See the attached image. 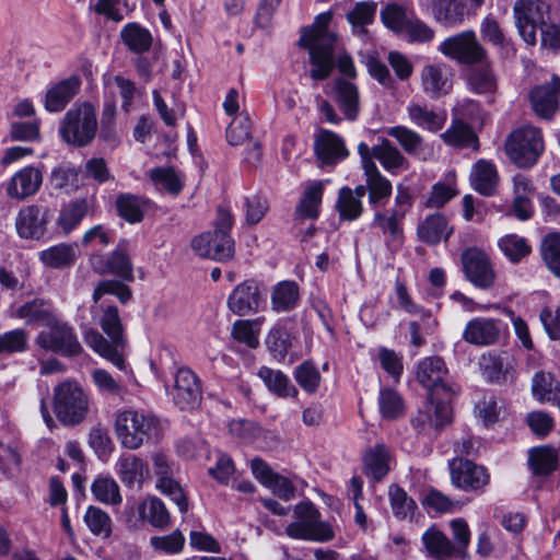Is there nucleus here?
<instances>
[{"mask_svg": "<svg viewBox=\"0 0 560 560\" xmlns=\"http://www.w3.org/2000/svg\"><path fill=\"white\" fill-rule=\"evenodd\" d=\"M36 345L40 350H83L73 327L56 316L37 335Z\"/></svg>", "mask_w": 560, "mask_h": 560, "instance_id": "dca6fc26", "label": "nucleus"}, {"mask_svg": "<svg viewBox=\"0 0 560 560\" xmlns=\"http://www.w3.org/2000/svg\"><path fill=\"white\" fill-rule=\"evenodd\" d=\"M300 339V327L292 317H281L265 337L267 350H292Z\"/></svg>", "mask_w": 560, "mask_h": 560, "instance_id": "393cba45", "label": "nucleus"}, {"mask_svg": "<svg viewBox=\"0 0 560 560\" xmlns=\"http://www.w3.org/2000/svg\"><path fill=\"white\" fill-rule=\"evenodd\" d=\"M252 121L248 116L234 118L226 128V141L233 147L243 144L250 136Z\"/></svg>", "mask_w": 560, "mask_h": 560, "instance_id": "774afa93", "label": "nucleus"}, {"mask_svg": "<svg viewBox=\"0 0 560 560\" xmlns=\"http://www.w3.org/2000/svg\"><path fill=\"white\" fill-rule=\"evenodd\" d=\"M324 189L322 180H315L304 189L294 210L296 220H318L320 217Z\"/></svg>", "mask_w": 560, "mask_h": 560, "instance_id": "f704fd0d", "label": "nucleus"}, {"mask_svg": "<svg viewBox=\"0 0 560 560\" xmlns=\"http://www.w3.org/2000/svg\"><path fill=\"white\" fill-rule=\"evenodd\" d=\"M139 514L143 521H147L156 528L168 526L171 517L164 503L158 498H149L139 505Z\"/></svg>", "mask_w": 560, "mask_h": 560, "instance_id": "864d4df0", "label": "nucleus"}, {"mask_svg": "<svg viewBox=\"0 0 560 560\" xmlns=\"http://www.w3.org/2000/svg\"><path fill=\"white\" fill-rule=\"evenodd\" d=\"M243 207L246 224L254 226L265 218L269 210V201L264 194L257 192L250 196H245L243 198Z\"/></svg>", "mask_w": 560, "mask_h": 560, "instance_id": "680f3d73", "label": "nucleus"}, {"mask_svg": "<svg viewBox=\"0 0 560 560\" xmlns=\"http://www.w3.org/2000/svg\"><path fill=\"white\" fill-rule=\"evenodd\" d=\"M120 279L101 280L93 290L92 299L96 303L102 296L109 294L118 299L121 304L128 303L132 299V290Z\"/></svg>", "mask_w": 560, "mask_h": 560, "instance_id": "6e6d98bb", "label": "nucleus"}, {"mask_svg": "<svg viewBox=\"0 0 560 560\" xmlns=\"http://www.w3.org/2000/svg\"><path fill=\"white\" fill-rule=\"evenodd\" d=\"M480 33L482 39L493 46L506 51L509 48L513 49L511 39L506 38L499 22L492 14H488L482 19Z\"/></svg>", "mask_w": 560, "mask_h": 560, "instance_id": "4d7b16f0", "label": "nucleus"}, {"mask_svg": "<svg viewBox=\"0 0 560 560\" xmlns=\"http://www.w3.org/2000/svg\"><path fill=\"white\" fill-rule=\"evenodd\" d=\"M301 302V289L294 280H281L271 288V310L278 314L294 311Z\"/></svg>", "mask_w": 560, "mask_h": 560, "instance_id": "7c9ffc66", "label": "nucleus"}, {"mask_svg": "<svg viewBox=\"0 0 560 560\" xmlns=\"http://www.w3.org/2000/svg\"><path fill=\"white\" fill-rule=\"evenodd\" d=\"M90 210L89 200L85 197L71 199L65 203L57 218V225L65 234H70L75 230Z\"/></svg>", "mask_w": 560, "mask_h": 560, "instance_id": "58836bf2", "label": "nucleus"}, {"mask_svg": "<svg viewBox=\"0 0 560 560\" xmlns=\"http://www.w3.org/2000/svg\"><path fill=\"white\" fill-rule=\"evenodd\" d=\"M452 483L463 491L482 490L490 481V475L483 466L469 459L454 458L450 463Z\"/></svg>", "mask_w": 560, "mask_h": 560, "instance_id": "a211bd4d", "label": "nucleus"}, {"mask_svg": "<svg viewBox=\"0 0 560 560\" xmlns=\"http://www.w3.org/2000/svg\"><path fill=\"white\" fill-rule=\"evenodd\" d=\"M15 316L21 319H26L28 324L42 323L44 326L55 317L49 308V303L38 298L20 305L15 311Z\"/></svg>", "mask_w": 560, "mask_h": 560, "instance_id": "09e8293b", "label": "nucleus"}, {"mask_svg": "<svg viewBox=\"0 0 560 560\" xmlns=\"http://www.w3.org/2000/svg\"><path fill=\"white\" fill-rule=\"evenodd\" d=\"M439 50L444 56L468 66L481 63L487 57V51L477 40L474 31H464L445 38Z\"/></svg>", "mask_w": 560, "mask_h": 560, "instance_id": "ddd939ff", "label": "nucleus"}, {"mask_svg": "<svg viewBox=\"0 0 560 560\" xmlns=\"http://www.w3.org/2000/svg\"><path fill=\"white\" fill-rule=\"evenodd\" d=\"M265 320V316H258L255 318L240 317L232 324V339L249 349L258 348L259 335Z\"/></svg>", "mask_w": 560, "mask_h": 560, "instance_id": "c9c22d12", "label": "nucleus"}, {"mask_svg": "<svg viewBox=\"0 0 560 560\" xmlns=\"http://www.w3.org/2000/svg\"><path fill=\"white\" fill-rule=\"evenodd\" d=\"M150 202L147 197L120 192L116 196L114 206L119 218L129 224H137L143 221Z\"/></svg>", "mask_w": 560, "mask_h": 560, "instance_id": "72a5a7b5", "label": "nucleus"}, {"mask_svg": "<svg viewBox=\"0 0 560 560\" xmlns=\"http://www.w3.org/2000/svg\"><path fill=\"white\" fill-rule=\"evenodd\" d=\"M433 19L443 26H456L463 23L466 4L463 0H430Z\"/></svg>", "mask_w": 560, "mask_h": 560, "instance_id": "e433bc0d", "label": "nucleus"}, {"mask_svg": "<svg viewBox=\"0 0 560 560\" xmlns=\"http://www.w3.org/2000/svg\"><path fill=\"white\" fill-rule=\"evenodd\" d=\"M528 463L536 476H548L557 469L558 455L550 446L534 447L529 451Z\"/></svg>", "mask_w": 560, "mask_h": 560, "instance_id": "de8ad7c7", "label": "nucleus"}, {"mask_svg": "<svg viewBox=\"0 0 560 560\" xmlns=\"http://www.w3.org/2000/svg\"><path fill=\"white\" fill-rule=\"evenodd\" d=\"M539 252L548 271L560 278V232L547 233L541 240Z\"/></svg>", "mask_w": 560, "mask_h": 560, "instance_id": "49530a36", "label": "nucleus"}, {"mask_svg": "<svg viewBox=\"0 0 560 560\" xmlns=\"http://www.w3.org/2000/svg\"><path fill=\"white\" fill-rule=\"evenodd\" d=\"M258 376L264 381L267 388L279 397H295L298 389L291 383L289 377L279 370H272L262 366L258 371Z\"/></svg>", "mask_w": 560, "mask_h": 560, "instance_id": "a18cd8bd", "label": "nucleus"}, {"mask_svg": "<svg viewBox=\"0 0 560 560\" xmlns=\"http://www.w3.org/2000/svg\"><path fill=\"white\" fill-rule=\"evenodd\" d=\"M50 184L57 190L78 188L79 171L74 166L66 164L55 166L50 173Z\"/></svg>", "mask_w": 560, "mask_h": 560, "instance_id": "338daca9", "label": "nucleus"}, {"mask_svg": "<svg viewBox=\"0 0 560 560\" xmlns=\"http://www.w3.org/2000/svg\"><path fill=\"white\" fill-rule=\"evenodd\" d=\"M43 184V172L34 166L26 165L10 178L7 185V195L16 200H24L34 196Z\"/></svg>", "mask_w": 560, "mask_h": 560, "instance_id": "5701e85b", "label": "nucleus"}, {"mask_svg": "<svg viewBox=\"0 0 560 560\" xmlns=\"http://www.w3.org/2000/svg\"><path fill=\"white\" fill-rule=\"evenodd\" d=\"M504 150L515 166L532 168L545 150L541 129L532 125L517 127L509 133Z\"/></svg>", "mask_w": 560, "mask_h": 560, "instance_id": "39448f33", "label": "nucleus"}, {"mask_svg": "<svg viewBox=\"0 0 560 560\" xmlns=\"http://www.w3.org/2000/svg\"><path fill=\"white\" fill-rule=\"evenodd\" d=\"M115 433L125 448L135 451L158 439L160 422L149 412L135 409L120 410L115 417Z\"/></svg>", "mask_w": 560, "mask_h": 560, "instance_id": "7ed1b4c3", "label": "nucleus"}, {"mask_svg": "<svg viewBox=\"0 0 560 560\" xmlns=\"http://www.w3.org/2000/svg\"><path fill=\"white\" fill-rule=\"evenodd\" d=\"M368 154L371 160L376 159L390 175H397L400 168L407 170L409 166L408 160L387 138H382L381 142L372 148L368 145Z\"/></svg>", "mask_w": 560, "mask_h": 560, "instance_id": "2f4dec72", "label": "nucleus"}, {"mask_svg": "<svg viewBox=\"0 0 560 560\" xmlns=\"http://www.w3.org/2000/svg\"><path fill=\"white\" fill-rule=\"evenodd\" d=\"M454 229L448 226L447 218L442 212L428 214L417 226V236L420 242L435 246L442 241H448Z\"/></svg>", "mask_w": 560, "mask_h": 560, "instance_id": "c85d7f7f", "label": "nucleus"}, {"mask_svg": "<svg viewBox=\"0 0 560 560\" xmlns=\"http://www.w3.org/2000/svg\"><path fill=\"white\" fill-rule=\"evenodd\" d=\"M119 38L129 52L139 56L150 51L153 46L151 31L139 22L126 23L119 32Z\"/></svg>", "mask_w": 560, "mask_h": 560, "instance_id": "473e14b6", "label": "nucleus"}, {"mask_svg": "<svg viewBox=\"0 0 560 560\" xmlns=\"http://www.w3.org/2000/svg\"><path fill=\"white\" fill-rule=\"evenodd\" d=\"M91 491L102 503L115 505L121 502L119 486L112 477H97L91 486Z\"/></svg>", "mask_w": 560, "mask_h": 560, "instance_id": "052dcab7", "label": "nucleus"}, {"mask_svg": "<svg viewBox=\"0 0 560 560\" xmlns=\"http://www.w3.org/2000/svg\"><path fill=\"white\" fill-rule=\"evenodd\" d=\"M335 209L341 222L357 221L364 212L362 200L352 196L351 187L349 186L339 188Z\"/></svg>", "mask_w": 560, "mask_h": 560, "instance_id": "79ce46f5", "label": "nucleus"}, {"mask_svg": "<svg viewBox=\"0 0 560 560\" xmlns=\"http://www.w3.org/2000/svg\"><path fill=\"white\" fill-rule=\"evenodd\" d=\"M96 132V108L89 101L73 104L65 114L59 127L62 141L75 148L89 145Z\"/></svg>", "mask_w": 560, "mask_h": 560, "instance_id": "20e7f679", "label": "nucleus"}, {"mask_svg": "<svg viewBox=\"0 0 560 560\" xmlns=\"http://www.w3.org/2000/svg\"><path fill=\"white\" fill-rule=\"evenodd\" d=\"M334 12L327 10L317 14L312 25L302 27L299 46L308 51L312 69L310 75L315 81L329 78L335 68V45L337 34L329 31Z\"/></svg>", "mask_w": 560, "mask_h": 560, "instance_id": "f257e3e1", "label": "nucleus"}, {"mask_svg": "<svg viewBox=\"0 0 560 560\" xmlns=\"http://www.w3.org/2000/svg\"><path fill=\"white\" fill-rule=\"evenodd\" d=\"M234 222L231 210L219 207L213 230L192 237L191 248L195 254L221 264L231 261L235 256V241L231 235Z\"/></svg>", "mask_w": 560, "mask_h": 560, "instance_id": "f03ea898", "label": "nucleus"}, {"mask_svg": "<svg viewBox=\"0 0 560 560\" xmlns=\"http://www.w3.org/2000/svg\"><path fill=\"white\" fill-rule=\"evenodd\" d=\"M129 246V240L120 238L110 253L93 256L91 258L93 270L98 275H113L122 281L133 282V265Z\"/></svg>", "mask_w": 560, "mask_h": 560, "instance_id": "9b49d317", "label": "nucleus"}, {"mask_svg": "<svg viewBox=\"0 0 560 560\" xmlns=\"http://www.w3.org/2000/svg\"><path fill=\"white\" fill-rule=\"evenodd\" d=\"M54 410L62 424H79L89 411L88 395L77 382L66 381L54 389Z\"/></svg>", "mask_w": 560, "mask_h": 560, "instance_id": "0eeeda50", "label": "nucleus"}, {"mask_svg": "<svg viewBox=\"0 0 560 560\" xmlns=\"http://www.w3.org/2000/svg\"><path fill=\"white\" fill-rule=\"evenodd\" d=\"M149 176L154 185H161L170 195L178 196L184 189V180L173 166H156Z\"/></svg>", "mask_w": 560, "mask_h": 560, "instance_id": "5fc2aeb1", "label": "nucleus"}, {"mask_svg": "<svg viewBox=\"0 0 560 560\" xmlns=\"http://www.w3.org/2000/svg\"><path fill=\"white\" fill-rule=\"evenodd\" d=\"M174 404L182 410L197 408L202 399L199 377L188 368H179L175 374L172 392Z\"/></svg>", "mask_w": 560, "mask_h": 560, "instance_id": "6ab92c4d", "label": "nucleus"}, {"mask_svg": "<svg viewBox=\"0 0 560 560\" xmlns=\"http://www.w3.org/2000/svg\"><path fill=\"white\" fill-rule=\"evenodd\" d=\"M409 116L417 126L432 132L442 129L446 120L445 115H439L434 110L420 105L409 107Z\"/></svg>", "mask_w": 560, "mask_h": 560, "instance_id": "e2e57ef3", "label": "nucleus"}, {"mask_svg": "<svg viewBox=\"0 0 560 560\" xmlns=\"http://www.w3.org/2000/svg\"><path fill=\"white\" fill-rule=\"evenodd\" d=\"M388 497L393 513L397 518L406 520L413 516L417 504L401 487L392 485L388 489Z\"/></svg>", "mask_w": 560, "mask_h": 560, "instance_id": "13d9d810", "label": "nucleus"}, {"mask_svg": "<svg viewBox=\"0 0 560 560\" xmlns=\"http://www.w3.org/2000/svg\"><path fill=\"white\" fill-rule=\"evenodd\" d=\"M154 472L158 477L156 487L168 495L178 506L182 513L188 510V501L179 483L175 480L176 466L164 453L152 455Z\"/></svg>", "mask_w": 560, "mask_h": 560, "instance_id": "f3484780", "label": "nucleus"}, {"mask_svg": "<svg viewBox=\"0 0 560 560\" xmlns=\"http://www.w3.org/2000/svg\"><path fill=\"white\" fill-rule=\"evenodd\" d=\"M467 84L476 94L493 93L497 90V80L491 66L483 61L472 66L467 72Z\"/></svg>", "mask_w": 560, "mask_h": 560, "instance_id": "37998d69", "label": "nucleus"}, {"mask_svg": "<svg viewBox=\"0 0 560 560\" xmlns=\"http://www.w3.org/2000/svg\"><path fill=\"white\" fill-rule=\"evenodd\" d=\"M559 389L560 383L550 373L538 372L534 375L532 390L539 401H550Z\"/></svg>", "mask_w": 560, "mask_h": 560, "instance_id": "69168bd1", "label": "nucleus"}, {"mask_svg": "<svg viewBox=\"0 0 560 560\" xmlns=\"http://www.w3.org/2000/svg\"><path fill=\"white\" fill-rule=\"evenodd\" d=\"M116 474L127 488L140 489L149 478L150 469L141 457L131 453H125L117 459Z\"/></svg>", "mask_w": 560, "mask_h": 560, "instance_id": "cd10ccee", "label": "nucleus"}, {"mask_svg": "<svg viewBox=\"0 0 560 560\" xmlns=\"http://www.w3.org/2000/svg\"><path fill=\"white\" fill-rule=\"evenodd\" d=\"M422 85L424 93L433 100L450 92L452 82L445 74V69L439 65H430L422 70Z\"/></svg>", "mask_w": 560, "mask_h": 560, "instance_id": "a19ab883", "label": "nucleus"}, {"mask_svg": "<svg viewBox=\"0 0 560 560\" xmlns=\"http://www.w3.org/2000/svg\"><path fill=\"white\" fill-rule=\"evenodd\" d=\"M428 555L436 560L456 558L452 540L439 528L431 526L422 535Z\"/></svg>", "mask_w": 560, "mask_h": 560, "instance_id": "ea45409f", "label": "nucleus"}, {"mask_svg": "<svg viewBox=\"0 0 560 560\" xmlns=\"http://www.w3.org/2000/svg\"><path fill=\"white\" fill-rule=\"evenodd\" d=\"M503 255L512 262L518 264L532 253L527 238L517 234H506L498 241Z\"/></svg>", "mask_w": 560, "mask_h": 560, "instance_id": "3c124183", "label": "nucleus"}, {"mask_svg": "<svg viewBox=\"0 0 560 560\" xmlns=\"http://www.w3.org/2000/svg\"><path fill=\"white\" fill-rule=\"evenodd\" d=\"M294 516L296 521L285 528L289 537L311 541H328L334 537L331 527L320 520V513L312 502L296 504Z\"/></svg>", "mask_w": 560, "mask_h": 560, "instance_id": "6e6552de", "label": "nucleus"}, {"mask_svg": "<svg viewBox=\"0 0 560 560\" xmlns=\"http://www.w3.org/2000/svg\"><path fill=\"white\" fill-rule=\"evenodd\" d=\"M550 7L544 0H516L513 5L515 26L523 40L530 46L537 43V31L545 26Z\"/></svg>", "mask_w": 560, "mask_h": 560, "instance_id": "1a4fd4ad", "label": "nucleus"}, {"mask_svg": "<svg viewBox=\"0 0 560 560\" xmlns=\"http://www.w3.org/2000/svg\"><path fill=\"white\" fill-rule=\"evenodd\" d=\"M84 523L92 534L108 537L112 533V518L97 506H89L83 516Z\"/></svg>", "mask_w": 560, "mask_h": 560, "instance_id": "0e129e2a", "label": "nucleus"}, {"mask_svg": "<svg viewBox=\"0 0 560 560\" xmlns=\"http://www.w3.org/2000/svg\"><path fill=\"white\" fill-rule=\"evenodd\" d=\"M362 459L364 474L374 481H381L389 471L390 455L384 444L369 447Z\"/></svg>", "mask_w": 560, "mask_h": 560, "instance_id": "4c0bfd02", "label": "nucleus"}, {"mask_svg": "<svg viewBox=\"0 0 560 560\" xmlns=\"http://www.w3.org/2000/svg\"><path fill=\"white\" fill-rule=\"evenodd\" d=\"M314 153L324 166H335L349 155L343 139L328 129H320L315 138Z\"/></svg>", "mask_w": 560, "mask_h": 560, "instance_id": "aec40b11", "label": "nucleus"}, {"mask_svg": "<svg viewBox=\"0 0 560 560\" xmlns=\"http://www.w3.org/2000/svg\"><path fill=\"white\" fill-rule=\"evenodd\" d=\"M410 20L411 15H409L405 7L399 3L389 2L381 10V21L383 25L395 34L405 33Z\"/></svg>", "mask_w": 560, "mask_h": 560, "instance_id": "603ef678", "label": "nucleus"}, {"mask_svg": "<svg viewBox=\"0 0 560 560\" xmlns=\"http://www.w3.org/2000/svg\"><path fill=\"white\" fill-rule=\"evenodd\" d=\"M446 145L457 150H480V141L477 132L470 124L462 118H453L448 128L441 135Z\"/></svg>", "mask_w": 560, "mask_h": 560, "instance_id": "c756f323", "label": "nucleus"}, {"mask_svg": "<svg viewBox=\"0 0 560 560\" xmlns=\"http://www.w3.org/2000/svg\"><path fill=\"white\" fill-rule=\"evenodd\" d=\"M505 328L500 319L476 317L466 324L463 338L475 346H491L499 341Z\"/></svg>", "mask_w": 560, "mask_h": 560, "instance_id": "4be33fe9", "label": "nucleus"}, {"mask_svg": "<svg viewBox=\"0 0 560 560\" xmlns=\"http://www.w3.org/2000/svg\"><path fill=\"white\" fill-rule=\"evenodd\" d=\"M39 260L51 269L70 267L75 261V252L72 245L59 243L39 252Z\"/></svg>", "mask_w": 560, "mask_h": 560, "instance_id": "c03bdc74", "label": "nucleus"}, {"mask_svg": "<svg viewBox=\"0 0 560 560\" xmlns=\"http://www.w3.org/2000/svg\"><path fill=\"white\" fill-rule=\"evenodd\" d=\"M448 370L444 360L439 355H430L420 361L416 368L417 381L429 390L430 399L434 400V395L440 392L445 393V397L452 398L454 392L446 384Z\"/></svg>", "mask_w": 560, "mask_h": 560, "instance_id": "4468645a", "label": "nucleus"}, {"mask_svg": "<svg viewBox=\"0 0 560 560\" xmlns=\"http://www.w3.org/2000/svg\"><path fill=\"white\" fill-rule=\"evenodd\" d=\"M462 271L467 281L480 290L491 289L497 273L489 255L481 248L470 246L460 254Z\"/></svg>", "mask_w": 560, "mask_h": 560, "instance_id": "9d476101", "label": "nucleus"}, {"mask_svg": "<svg viewBox=\"0 0 560 560\" xmlns=\"http://www.w3.org/2000/svg\"><path fill=\"white\" fill-rule=\"evenodd\" d=\"M81 84V79L75 74L52 84L45 94V109L48 113L62 112L79 93Z\"/></svg>", "mask_w": 560, "mask_h": 560, "instance_id": "a878e982", "label": "nucleus"}, {"mask_svg": "<svg viewBox=\"0 0 560 560\" xmlns=\"http://www.w3.org/2000/svg\"><path fill=\"white\" fill-rule=\"evenodd\" d=\"M560 78L553 77L552 83L535 85L529 92V102L534 113L551 120L559 108Z\"/></svg>", "mask_w": 560, "mask_h": 560, "instance_id": "412c9836", "label": "nucleus"}, {"mask_svg": "<svg viewBox=\"0 0 560 560\" xmlns=\"http://www.w3.org/2000/svg\"><path fill=\"white\" fill-rule=\"evenodd\" d=\"M406 215L399 210H389L388 215L384 212L375 211L372 225H376L384 234H388L392 240H397L402 235V221Z\"/></svg>", "mask_w": 560, "mask_h": 560, "instance_id": "bf43d9fd", "label": "nucleus"}, {"mask_svg": "<svg viewBox=\"0 0 560 560\" xmlns=\"http://www.w3.org/2000/svg\"><path fill=\"white\" fill-rule=\"evenodd\" d=\"M101 327L110 340V345L117 348H124L126 339L124 337V328L119 317V311L116 305H108L101 318Z\"/></svg>", "mask_w": 560, "mask_h": 560, "instance_id": "8fccbe9b", "label": "nucleus"}, {"mask_svg": "<svg viewBox=\"0 0 560 560\" xmlns=\"http://www.w3.org/2000/svg\"><path fill=\"white\" fill-rule=\"evenodd\" d=\"M52 211L47 207L30 205L19 210L15 219L16 233L21 238L39 241L48 233Z\"/></svg>", "mask_w": 560, "mask_h": 560, "instance_id": "2eb2a0df", "label": "nucleus"}, {"mask_svg": "<svg viewBox=\"0 0 560 560\" xmlns=\"http://www.w3.org/2000/svg\"><path fill=\"white\" fill-rule=\"evenodd\" d=\"M471 188L481 196L492 197L498 191L500 176L497 165L491 160H477L470 171Z\"/></svg>", "mask_w": 560, "mask_h": 560, "instance_id": "bb28decb", "label": "nucleus"}, {"mask_svg": "<svg viewBox=\"0 0 560 560\" xmlns=\"http://www.w3.org/2000/svg\"><path fill=\"white\" fill-rule=\"evenodd\" d=\"M331 94L345 119L355 121L360 114V92L357 84L343 77H337L332 81Z\"/></svg>", "mask_w": 560, "mask_h": 560, "instance_id": "b1692460", "label": "nucleus"}, {"mask_svg": "<svg viewBox=\"0 0 560 560\" xmlns=\"http://www.w3.org/2000/svg\"><path fill=\"white\" fill-rule=\"evenodd\" d=\"M267 293L262 280L255 277L244 279L230 291L226 308L237 317L254 316L267 308Z\"/></svg>", "mask_w": 560, "mask_h": 560, "instance_id": "423d86ee", "label": "nucleus"}, {"mask_svg": "<svg viewBox=\"0 0 560 560\" xmlns=\"http://www.w3.org/2000/svg\"><path fill=\"white\" fill-rule=\"evenodd\" d=\"M358 153L365 177V188H369V205L373 209L384 207L392 197L393 184L381 173L375 162L369 156L368 143L361 141L358 144Z\"/></svg>", "mask_w": 560, "mask_h": 560, "instance_id": "f8f14e48", "label": "nucleus"}]
</instances>
